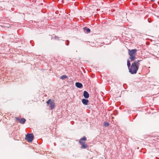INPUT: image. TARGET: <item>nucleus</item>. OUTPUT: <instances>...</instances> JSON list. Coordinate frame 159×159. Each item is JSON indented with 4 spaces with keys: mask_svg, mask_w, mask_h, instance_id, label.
Returning <instances> with one entry per match:
<instances>
[{
    "mask_svg": "<svg viewBox=\"0 0 159 159\" xmlns=\"http://www.w3.org/2000/svg\"><path fill=\"white\" fill-rule=\"evenodd\" d=\"M141 60L135 61H134L129 69V72L132 74H135L138 70L139 62Z\"/></svg>",
    "mask_w": 159,
    "mask_h": 159,
    "instance_id": "nucleus-1",
    "label": "nucleus"
},
{
    "mask_svg": "<svg viewBox=\"0 0 159 159\" xmlns=\"http://www.w3.org/2000/svg\"><path fill=\"white\" fill-rule=\"evenodd\" d=\"M137 51V50L136 49L128 50V53L129 55V58L131 61H134L135 59Z\"/></svg>",
    "mask_w": 159,
    "mask_h": 159,
    "instance_id": "nucleus-2",
    "label": "nucleus"
},
{
    "mask_svg": "<svg viewBox=\"0 0 159 159\" xmlns=\"http://www.w3.org/2000/svg\"><path fill=\"white\" fill-rule=\"evenodd\" d=\"M34 139V135L32 134H28L26 136L25 139L28 142H31Z\"/></svg>",
    "mask_w": 159,
    "mask_h": 159,
    "instance_id": "nucleus-3",
    "label": "nucleus"
},
{
    "mask_svg": "<svg viewBox=\"0 0 159 159\" xmlns=\"http://www.w3.org/2000/svg\"><path fill=\"white\" fill-rule=\"evenodd\" d=\"M48 105H50L51 109H52L55 107V103L52 101L51 99H49L46 102Z\"/></svg>",
    "mask_w": 159,
    "mask_h": 159,
    "instance_id": "nucleus-4",
    "label": "nucleus"
},
{
    "mask_svg": "<svg viewBox=\"0 0 159 159\" xmlns=\"http://www.w3.org/2000/svg\"><path fill=\"white\" fill-rule=\"evenodd\" d=\"M87 140V138L86 137L84 136L82 138L80 139L79 141V143L81 145H83L86 142H83V141H86Z\"/></svg>",
    "mask_w": 159,
    "mask_h": 159,
    "instance_id": "nucleus-5",
    "label": "nucleus"
},
{
    "mask_svg": "<svg viewBox=\"0 0 159 159\" xmlns=\"http://www.w3.org/2000/svg\"><path fill=\"white\" fill-rule=\"evenodd\" d=\"M83 96L85 98H87L89 97V94L87 91H84L83 93Z\"/></svg>",
    "mask_w": 159,
    "mask_h": 159,
    "instance_id": "nucleus-6",
    "label": "nucleus"
},
{
    "mask_svg": "<svg viewBox=\"0 0 159 159\" xmlns=\"http://www.w3.org/2000/svg\"><path fill=\"white\" fill-rule=\"evenodd\" d=\"M82 102L83 104L85 105H87L88 104V102H89V100L88 99H83L82 100Z\"/></svg>",
    "mask_w": 159,
    "mask_h": 159,
    "instance_id": "nucleus-7",
    "label": "nucleus"
},
{
    "mask_svg": "<svg viewBox=\"0 0 159 159\" xmlns=\"http://www.w3.org/2000/svg\"><path fill=\"white\" fill-rule=\"evenodd\" d=\"M75 85L77 87L79 88H81L83 86L82 84L81 83L79 82H76L75 83Z\"/></svg>",
    "mask_w": 159,
    "mask_h": 159,
    "instance_id": "nucleus-8",
    "label": "nucleus"
},
{
    "mask_svg": "<svg viewBox=\"0 0 159 159\" xmlns=\"http://www.w3.org/2000/svg\"><path fill=\"white\" fill-rule=\"evenodd\" d=\"M88 147V146L87 144L86 143V142L83 145H82V146L81 147V148H87Z\"/></svg>",
    "mask_w": 159,
    "mask_h": 159,
    "instance_id": "nucleus-9",
    "label": "nucleus"
},
{
    "mask_svg": "<svg viewBox=\"0 0 159 159\" xmlns=\"http://www.w3.org/2000/svg\"><path fill=\"white\" fill-rule=\"evenodd\" d=\"M25 121L26 120H25V119L24 118H22L20 120L19 122H20L21 124H24L25 123Z\"/></svg>",
    "mask_w": 159,
    "mask_h": 159,
    "instance_id": "nucleus-10",
    "label": "nucleus"
},
{
    "mask_svg": "<svg viewBox=\"0 0 159 159\" xmlns=\"http://www.w3.org/2000/svg\"><path fill=\"white\" fill-rule=\"evenodd\" d=\"M84 30H86L87 32V33H89L90 32V30L89 28H88L87 27H84Z\"/></svg>",
    "mask_w": 159,
    "mask_h": 159,
    "instance_id": "nucleus-11",
    "label": "nucleus"
},
{
    "mask_svg": "<svg viewBox=\"0 0 159 159\" xmlns=\"http://www.w3.org/2000/svg\"><path fill=\"white\" fill-rule=\"evenodd\" d=\"M67 78V76H66V75H64L62 76H61L60 77V79H61L62 80H64L65 79H66Z\"/></svg>",
    "mask_w": 159,
    "mask_h": 159,
    "instance_id": "nucleus-12",
    "label": "nucleus"
},
{
    "mask_svg": "<svg viewBox=\"0 0 159 159\" xmlns=\"http://www.w3.org/2000/svg\"><path fill=\"white\" fill-rule=\"evenodd\" d=\"M127 66L128 67V69L131 66L130 62L129 60L127 61Z\"/></svg>",
    "mask_w": 159,
    "mask_h": 159,
    "instance_id": "nucleus-13",
    "label": "nucleus"
},
{
    "mask_svg": "<svg viewBox=\"0 0 159 159\" xmlns=\"http://www.w3.org/2000/svg\"><path fill=\"white\" fill-rule=\"evenodd\" d=\"M104 125L105 126L107 127L109 125V123L107 122H105Z\"/></svg>",
    "mask_w": 159,
    "mask_h": 159,
    "instance_id": "nucleus-14",
    "label": "nucleus"
},
{
    "mask_svg": "<svg viewBox=\"0 0 159 159\" xmlns=\"http://www.w3.org/2000/svg\"><path fill=\"white\" fill-rule=\"evenodd\" d=\"M15 119H16V120H17V121H19V122H20V119H19L18 117H15Z\"/></svg>",
    "mask_w": 159,
    "mask_h": 159,
    "instance_id": "nucleus-15",
    "label": "nucleus"
},
{
    "mask_svg": "<svg viewBox=\"0 0 159 159\" xmlns=\"http://www.w3.org/2000/svg\"><path fill=\"white\" fill-rule=\"evenodd\" d=\"M151 0V1L153 2L155 1V0Z\"/></svg>",
    "mask_w": 159,
    "mask_h": 159,
    "instance_id": "nucleus-16",
    "label": "nucleus"
}]
</instances>
